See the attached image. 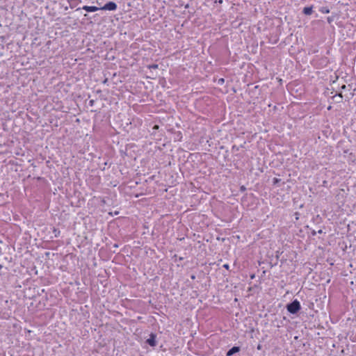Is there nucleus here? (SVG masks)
<instances>
[{
	"label": "nucleus",
	"mask_w": 356,
	"mask_h": 356,
	"mask_svg": "<svg viewBox=\"0 0 356 356\" xmlns=\"http://www.w3.org/2000/svg\"><path fill=\"white\" fill-rule=\"evenodd\" d=\"M258 349H260L261 348V346L259 345L258 347H257Z\"/></svg>",
	"instance_id": "nucleus-22"
},
{
	"label": "nucleus",
	"mask_w": 356,
	"mask_h": 356,
	"mask_svg": "<svg viewBox=\"0 0 356 356\" xmlns=\"http://www.w3.org/2000/svg\"><path fill=\"white\" fill-rule=\"evenodd\" d=\"M82 9L86 10V12H95L99 10H101L100 8L97 6H84L82 7Z\"/></svg>",
	"instance_id": "nucleus-4"
},
{
	"label": "nucleus",
	"mask_w": 356,
	"mask_h": 356,
	"mask_svg": "<svg viewBox=\"0 0 356 356\" xmlns=\"http://www.w3.org/2000/svg\"><path fill=\"white\" fill-rule=\"evenodd\" d=\"M302 13L306 15H309L313 13V8L312 6L310 7H305L303 8Z\"/></svg>",
	"instance_id": "nucleus-6"
},
{
	"label": "nucleus",
	"mask_w": 356,
	"mask_h": 356,
	"mask_svg": "<svg viewBox=\"0 0 356 356\" xmlns=\"http://www.w3.org/2000/svg\"><path fill=\"white\" fill-rule=\"evenodd\" d=\"M245 188L244 186H242V187H241V190H242V191H243V190H245Z\"/></svg>",
	"instance_id": "nucleus-20"
},
{
	"label": "nucleus",
	"mask_w": 356,
	"mask_h": 356,
	"mask_svg": "<svg viewBox=\"0 0 356 356\" xmlns=\"http://www.w3.org/2000/svg\"><path fill=\"white\" fill-rule=\"evenodd\" d=\"M286 307L287 311L292 314H297L301 309L300 303L296 299L287 304Z\"/></svg>",
	"instance_id": "nucleus-1"
},
{
	"label": "nucleus",
	"mask_w": 356,
	"mask_h": 356,
	"mask_svg": "<svg viewBox=\"0 0 356 356\" xmlns=\"http://www.w3.org/2000/svg\"><path fill=\"white\" fill-rule=\"evenodd\" d=\"M94 104H95V100H93V99L90 100V102H89V105H90V106H94Z\"/></svg>",
	"instance_id": "nucleus-9"
},
{
	"label": "nucleus",
	"mask_w": 356,
	"mask_h": 356,
	"mask_svg": "<svg viewBox=\"0 0 356 356\" xmlns=\"http://www.w3.org/2000/svg\"><path fill=\"white\" fill-rule=\"evenodd\" d=\"M318 234H322V233H323L322 229H319V230L318 231Z\"/></svg>",
	"instance_id": "nucleus-14"
},
{
	"label": "nucleus",
	"mask_w": 356,
	"mask_h": 356,
	"mask_svg": "<svg viewBox=\"0 0 356 356\" xmlns=\"http://www.w3.org/2000/svg\"><path fill=\"white\" fill-rule=\"evenodd\" d=\"M327 21H328V22H329V23H330V22H331V21H332V19H331L330 17H328V18H327Z\"/></svg>",
	"instance_id": "nucleus-15"
},
{
	"label": "nucleus",
	"mask_w": 356,
	"mask_h": 356,
	"mask_svg": "<svg viewBox=\"0 0 356 356\" xmlns=\"http://www.w3.org/2000/svg\"><path fill=\"white\" fill-rule=\"evenodd\" d=\"M320 12L322 13H329L330 9L327 7H321L320 8Z\"/></svg>",
	"instance_id": "nucleus-7"
},
{
	"label": "nucleus",
	"mask_w": 356,
	"mask_h": 356,
	"mask_svg": "<svg viewBox=\"0 0 356 356\" xmlns=\"http://www.w3.org/2000/svg\"><path fill=\"white\" fill-rule=\"evenodd\" d=\"M346 85H343V86H341V89H343V90L346 89Z\"/></svg>",
	"instance_id": "nucleus-13"
},
{
	"label": "nucleus",
	"mask_w": 356,
	"mask_h": 356,
	"mask_svg": "<svg viewBox=\"0 0 356 356\" xmlns=\"http://www.w3.org/2000/svg\"><path fill=\"white\" fill-rule=\"evenodd\" d=\"M149 68L156 69L158 67V65L156 64H153L149 67Z\"/></svg>",
	"instance_id": "nucleus-10"
},
{
	"label": "nucleus",
	"mask_w": 356,
	"mask_h": 356,
	"mask_svg": "<svg viewBox=\"0 0 356 356\" xmlns=\"http://www.w3.org/2000/svg\"><path fill=\"white\" fill-rule=\"evenodd\" d=\"M234 148H235V149L238 150V148L235 147V146H233V149H234Z\"/></svg>",
	"instance_id": "nucleus-17"
},
{
	"label": "nucleus",
	"mask_w": 356,
	"mask_h": 356,
	"mask_svg": "<svg viewBox=\"0 0 356 356\" xmlns=\"http://www.w3.org/2000/svg\"><path fill=\"white\" fill-rule=\"evenodd\" d=\"M218 82L219 83H223L224 82V79H220Z\"/></svg>",
	"instance_id": "nucleus-12"
},
{
	"label": "nucleus",
	"mask_w": 356,
	"mask_h": 356,
	"mask_svg": "<svg viewBox=\"0 0 356 356\" xmlns=\"http://www.w3.org/2000/svg\"><path fill=\"white\" fill-rule=\"evenodd\" d=\"M117 4L115 2L109 1L100 8L101 10L114 11L117 9Z\"/></svg>",
	"instance_id": "nucleus-2"
},
{
	"label": "nucleus",
	"mask_w": 356,
	"mask_h": 356,
	"mask_svg": "<svg viewBox=\"0 0 356 356\" xmlns=\"http://www.w3.org/2000/svg\"><path fill=\"white\" fill-rule=\"evenodd\" d=\"M240 351V347L238 346H233L232 348H230L227 353V356H232L234 355L235 353Z\"/></svg>",
	"instance_id": "nucleus-5"
},
{
	"label": "nucleus",
	"mask_w": 356,
	"mask_h": 356,
	"mask_svg": "<svg viewBox=\"0 0 356 356\" xmlns=\"http://www.w3.org/2000/svg\"><path fill=\"white\" fill-rule=\"evenodd\" d=\"M158 128H159V126H158V125H154V129H158Z\"/></svg>",
	"instance_id": "nucleus-16"
},
{
	"label": "nucleus",
	"mask_w": 356,
	"mask_h": 356,
	"mask_svg": "<svg viewBox=\"0 0 356 356\" xmlns=\"http://www.w3.org/2000/svg\"><path fill=\"white\" fill-rule=\"evenodd\" d=\"M234 148H235V149L238 150V148L235 147V146H233V149H234Z\"/></svg>",
	"instance_id": "nucleus-18"
},
{
	"label": "nucleus",
	"mask_w": 356,
	"mask_h": 356,
	"mask_svg": "<svg viewBox=\"0 0 356 356\" xmlns=\"http://www.w3.org/2000/svg\"><path fill=\"white\" fill-rule=\"evenodd\" d=\"M280 181H281L280 179L274 178L273 182L274 185H277Z\"/></svg>",
	"instance_id": "nucleus-8"
},
{
	"label": "nucleus",
	"mask_w": 356,
	"mask_h": 356,
	"mask_svg": "<svg viewBox=\"0 0 356 356\" xmlns=\"http://www.w3.org/2000/svg\"><path fill=\"white\" fill-rule=\"evenodd\" d=\"M312 235H314H314H316V232H314H314H312Z\"/></svg>",
	"instance_id": "nucleus-21"
},
{
	"label": "nucleus",
	"mask_w": 356,
	"mask_h": 356,
	"mask_svg": "<svg viewBox=\"0 0 356 356\" xmlns=\"http://www.w3.org/2000/svg\"><path fill=\"white\" fill-rule=\"evenodd\" d=\"M156 335L154 333L149 334V337L146 340V343L152 347L156 346Z\"/></svg>",
	"instance_id": "nucleus-3"
},
{
	"label": "nucleus",
	"mask_w": 356,
	"mask_h": 356,
	"mask_svg": "<svg viewBox=\"0 0 356 356\" xmlns=\"http://www.w3.org/2000/svg\"><path fill=\"white\" fill-rule=\"evenodd\" d=\"M234 148H235V149L238 150V148L235 147V146H233V149H234Z\"/></svg>",
	"instance_id": "nucleus-19"
},
{
	"label": "nucleus",
	"mask_w": 356,
	"mask_h": 356,
	"mask_svg": "<svg viewBox=\"0 0 356 356\" xmlns=\"http://www.w3.org/2000/svg\"><path fill=\"white\" fill-rule=\"evenodd\" d=\"M223 268H226L227 270H228V269H229V264H224V265H223Z\"/></svg>",
	"instance_id": "nucleus-11"
}]
</instances>
